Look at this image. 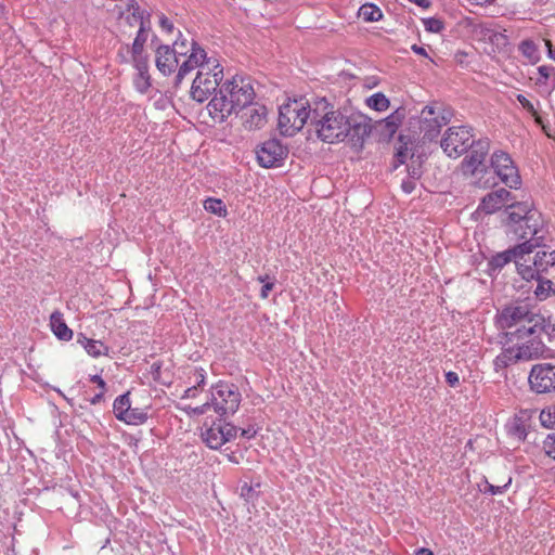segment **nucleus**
Listing matches in <instances>:
<instances>
[{
    "label": "nucleus",
    "mask_w": 555,
    "mask_h": 555,
    "mask_svg": "<svg viewBox=\"0 0 555 555\" xmlns=\"http://www.w3.org/2000/svg\"><path fill=\"white\" fill-rule=\"evenodd\" d=\"M506 214L513 233L525 240L524 245L528 247L517 261V271L527 281L539 279L541 273L555 266V251L539 250L532 256L533 250L543 244V236L539 235L544 224L542 214L528 201L508 206Z\"/></svg>",
    "instance_id": "obj_1"
},
{
    "label": "nucleus",
    "mask_w": 555,
    "mask_h": 555,
    "mask_svg": "<svg viewBox=\"0 0 555 555\" xmlns=\"http://www.w3.org/2000/svg\"><path fill=\"white\" fill-rule=\"evenodd\" d=\"M311 126L317 137L330 144L348 138L353 145H361L371 132V124L365 116H347L325 99L314 103Z\"/></svg>",
    "instance_id": "obj_2"
},
{
    "label": "nucleus",
    "mask_w": 555,
    "mask_h": 555,
    "mask_svg": "<svg viewBox=\"0 0 555 555\" xmlns=\"http://www.w3.org/2000/svg\"><path fill=\"white\" fill-rule=\"evenodd\" d=\"M255 98V91L250 79L234 76L221 86L219 92L207 105L209 115L215 121H224L232 113L250 104Z\"/></svg>",
    "instance_id": "obj_3"
},
{
    "label": "nucleus",
    "mask_w": 555,
    "mask_h": 555,
    "mask_svg": "<svg viewBox=\"0 0 555 555\" xmlns=\"http://www.w3.org/2000/svg\"><path fill=\"white\" fill-rule=\"evenodd\" d=\"M308 120L312 125V107L305 99L291 100L280 107L278 127L283 135H294Z\"/></svg>",
    "instance_id": "obj_4"
},
{
    "label": "nucleus",
    "mask_w": 555,
    "mask_h": 555,
    "mask_svg": "<svg viewBox=\"0 0 555 555\" xmlns=\"http://www.w3.org/2000/svg\"><path fill=\"white\" fill-rule=\"evenodd\" d=\"M223 77V70L219 63L212 65H203L202 70H197L196 77L191 87V96L193 100L202 103L215 92Z\"/></svg>",
    "instance_id": "obj_5"
},
{
    "label": "nucleus",
    "mask_w": 555,
    "mask_h": 555,
    "mask_svg": "<svg viewBox=\"0 0 555 555\" xmlns=\"http://www.w3.org/2000/svg\"><path fill=\"white\" fill-rule=\"evenodd\" d=\"M555 334V326L550 320H546L542 314L529 309V313L525 317L519 325L506 332V336L517 339H525L530 336L545 335L548 338Z\"/></svg>",
    "instance_id": "obj_6"
},
{
    "label": "nucleus",
    "mask_w": 555,
    "mask_h": 555,
    "mask_svg": "<svg viewBox=\"0 0 555 555\" xmlns=\"http://www.w3.org/2000/svg\"><path fill=\"white\" fill-rule=\"evenodd\" d=\"M215 411L220 415L234 414L241 403V393L233 384L218 383L211 392V402Z\"/></svg>",
    "instance_id": "obj_7"
},
{
    "label": "nucleus",
    "mask_w": 555,
    "mask_h": 555,
    "mask_svg": "<svg viewBox=\"0 0 555 555\" xmlns=\"http://www.w3.org/2000/svg\"><path fill=\"white\" fill-rule=\"evenodd\" d=\"M473 134L469 127H450L442 140L441 147L449 157H460L473 144Z\"/></svg>",
    "instance_id": "obj_8"
},
{
    "label": "nucleus",
    "mask_w": 555,
    "mask_h": 555,
    "mask_svg": "<svg viewBox=\"0 0 555 555\" xmlns=\"http://www.w3.org/2000/svg\"><path fill=\"white\" fill-rule=\"evenodd\" d=\"M182 61L180 60L178 73L175 77L176 87H179L184 77L195 68L202 70L203 65L210 66L218 62L215 57H208L206 51L195 41L191 42V52L188 53L186 56H182Z\"/></svg>",
    "instance_id": "obj_9"
},
{
    "label": "nucleus",
    "mask_w": 555,
    "mask_h": 555,
    "mask_svg": "<svg viewBox=\"0 0 555 555\" xmlns=\"http://www.w3.org/2000/svg\"><path fill=\"white\" fill-rule=\"evenodd\" d=\"M491 166L501 181L511 189H518L521 179L508 154L496 151L491 156Z\"/></svg>",
    "instance_id": "obj_10"
},
{
    "label": "nucleus",
    "mask_w": 555,
    "mask_h": 555,
    "mask_svg": "<svg viewBox=\"0 0 555 555\" xmlns=\"http://www.w3.org/2000/svg\"><path fill=\"white\" fill-rule=\"evenodd\" d=\"M236 433L235 426L219 421L212 422L209 426L205 424L201 436L208 448L217 450L235 437Z\"/></svg>",
    "instance_id": "obj_11"
},
{
    "label": "nucleus",
    "mask_w": 555,
    "mask_h": 555,
    "mask_svg": "<svg viewBox=\"0 0 555 555\" xmlns=\"http://www.w3.org/2000/svg\"><path fill=\"white\" fill-rule=\"evenodd\" d=\"M450 118L439 113L438 107L433 105L425 106L420 115V131L423 133V140L433 141L440 133L442 126L449 122Z\"/></svg>",
    "instance_id": "obj_12"
},
{
    "label": "nucleus",
    "mask_w": 555,
    "mask_h": 555,
    "mask_svg": "<svg viewBox=\"0 0 555 555\" xmlns=\"http://www.w3.org/2000/svg\"><path fill=\"white\" fill-rule=\"evenodd\" d=\"M287 154V147L276 139L267 140L256 149L258 164L263 168L280 166Z\"/></svg>",
    "instance_id": "obj_13"
},
{
    "label": "nucleus",
    "mask_w": 555,
    "mask_h": 555,
    "mask_svg": "<svg viewBox=\"0 0 555 555\" xmlns=\"http://www.w3.org/2000/svg\"><path fill=\"white\" fill-rule=\"evenodd\" d=\"M529 384L537 393L555 390V365L550 363L535 364L529 374Z\"/></svg>",
    "instance_id": "obj_14"
},
{
    "label": "nucleus",
    "mask_w": 555,
    "mask_h": 555,
    "mask_svg": "<svg viewBox=\"0 0 555 555\" xmlns=\"http://www.w3.org/2000/svg\"><path fill=\"white\" fill-rule=\"evenodd\" d=\"M513 199V196L509 191H507L504 188H500L495 191H492L488 193L483 198L481 199V203L478 207L479 210L486 212V214H493L501 209L502 207H505L504 214L506 216L504 223L509 227L511 231L513 232V225L508 224L507 222V214L506 208L511 206V204H507ZM516 202L515 204H517ZM514 203H512L513 205Z\"/></svg>",
    "instance_id": "obj_15"
},
{
    "label": "nucleus",
    "mask_w": 555,
    "mask_h": 555,
    "mask_svg": "<svg viewBox=\"0 0 555 555\" xmlns=\"http://www.w3.org/2000/svg\"><path fill=\"white\" fill-rule=\"evenodd\" d=\"M489 141L479 140L472 144L470 153L462 162V170L466 176L482 171L485 158L489 152Z\"/></svg>",
    "instance_id": "obj_16"
},
{
    "label": "nucleus",
    "mask_w": 555,
    "mask_h": 555,
    "mask_svg": "<svg viewBox=\"0 0 555 555\" xmlns=\"http://www.w3.org/2000/svg\"><path fill=\"white\" fill-rule=\"evenodd\" d=\"M530 307L527 304H513L502 309L498 317V324L502 330L511 332L527 317Z\"/></svg>",
    "instance_id": "obj_17"
},
{
    "label": "nucleus",
    "mask_w": 555,
    "mask_h": 555,
    "mask_svg": "<svg viewBox=\"0 0 555 555\" xmlns=\"http://www.w3.org/2000/svg\"><path fill=\"white\" fill-rule=\"evenodd\" d=\"M241 116L242 125L245 130L254 131L262 129L268 121V111L260 104L246 105Z\"/></svg>",
    "instance_id": "obj_18"
},
{
    "label": "nucleus",
    "mask_w": 555,
    "mask_h": 555,
    "mask_svg": "<svg viewBox=\"0 0 555 555\" xmlns=\"http://www.w3.org/2000/svg\"><path fill=\"white\" fill-rule=\"evenodd\" d=\"M543 335L530 336L529 339L522 343L521 345H517L518 359L520 361H531L539 359L544 356L547 351V348L542 338Z\"/></svg>",
    "instance_id": "obj_19"
},
{
    "label": "nucleus",
    "mask_w": 555,
    "mask_h": 555,
    "mask_svg": "<svg viewBox=\"0 0 555 555\" xmlns=\"http://www.w3.org/2000/svg\"><path fill=\"white\" fill-rule=\"evenodd\" d=\"M156 67L164 75L172 74L180 64V57L169 46H160L156 50Z\"/></svg>",
    "instance_id": "obj_20"
},
{
    "label": "nucleus",
    "mask_w": 555,
    "mask_h": 555,
    "mask_svg": "<svg viewBox=\"0 0 555 555\" xmlns=\"http://www.w3.org/2000/svg\"><path fill=\"white\" fill-rule=\"evenodd\" d=\"M528 248L527 245H524V242L521 244H518L514 246L513 248H509L505 251H502L498 255H495L491 261L490 264L493 269H501L506 263L514 261L517 266V261L520 260V257H522L524 249Z\"/></svg>",
    "instance_id": "obj_21"
},
{
    "label": "nucleus",
    "mask_w": 555,
    "mask_h": 555,
    "mask_svg": "<svg viewBox=\"0 0 555 555\" xmlns=\"http://www.w3.org/2000/svg\"><path fill=\"white\" fill-rule=\"evenodd\" d=\"M131 18L135 24L139 25L137 37L132 44V57H133V62H137V60H144L141 56V53L143 50V46L147 39V31L144 27V22L141 16H137L134 13H132Z\"/></svg>",
    "instance_id": "obj_22"
},
{
    "label": "nucleus",
    "mask_w": 555,
    "mask_h": 555,
    "mask_svg": "<svg viewBox=\"0 0 555 555\" xmlns=\"http://www.w3.org/2000/svg\"><path fill=\"white\" fill-rule=\"evenodd\" d=\"M50 326L54 335L61 339L68 341L73 337V331L66 325L60 311H54L50 317Z\"/></svg>",
    "instance_id": "obj_23"
},
{
    "label": "nucleus",
    "mask_w": 555,
    "mask_h": 555,
    "mask_svg": "<svg viewBox=\"0 0 555 555\" xmlns=\"http://www.w3.org/2000/svg\"><path fill=\"white\" fill-rule=\"evenodd\" d=\"M135 68L138 70L134 77V86L137 90L141 93H145L151 87L150 75L147 70V63L145 60H137L134 62Z\"/></svg>",
    "instance_id": "obj_24"
},
{
    "label": "nucleus",
    "mask_w": 555,
    "mask_h": 555,
    "mask_svg": "<svg viewBox=\"0 0 555 555\" xmlns=\"http://www.w3.org/2000/svg\"><path fill=\"white\" fill-rule=\"evenodd\" d=\"M77 341L91 357L98 358L100 356L107 354L108 352V348L102 341L90 339L83 334L78 335Z\"/></svg>",
    "instance_id": "obj_25"
},
{
    "label": "nucleus",
    "mask_w": 555,
    "mask_h": 555,
    "mask_svg": "<svg viewBox=\"0 0 555 555\" xmlns=\"http://www.w3.org/2000/svg\"><path fill=\"white\" fill-rule=\"evenodd\" d=\"M518 351L516 346L504 349L494 360V365L496 369H504L508 365L515 364L519 362Z\"/></svg>",
    "instance_id": "obj_26"
},
{
    "label": "nucleus",
    "mask_w": 555,
    "mask_h": 555,
    "mask_svg": "<svg viewBox=\"0 0 555 555\" xmlns=\"http://www.w3.org/2000/svg\"><path fill=\"white\" fill-rule=\"evenodd\" d=\"M359 14L366 22H376L383 16L380 9L372 3L362 5Z\"/></svg>",
    "instance_id": "obj_27"
},
{
    "label": "nucleus",
    "mask_w": 555,
    "mask_h": 555,
    "mask_svg": "<svg viewBox=\"0 0 555 555\" xmlns=\"http://www.w3.org/2000/svg\"><path fill=\"white\" fill-rule=\"evenodd\" d=\"M366 104L375 111L383 112L389 107V100L384 93L378 92L367 98Z\"/></svg>",
    "instance_id": "obj_28"
},
{
    "label": "nucleus",
    "mask_w": 555,
    "mask_h": 555,
    "mask_svg": "<svg viewBox=\"0 0 555 555\" xmlns=\"http://www.w3.org/2000/svg\"><path fill=\"white\" fill-rule=\"evenodd\" d=\"M131 405L129 392L119 396L114 402V413L118 420H122Z\"/></svg>",
    "instance_id": "obj_29"
},
{
    "label": "nucleus",
    "mask_w": 555,
    "mask_h": 555,
    "mask_svg": "<svg viewBox=\"0 0 555 555\" xmlns=\"http://www.w3.org/2000/svg\"><path fill=\"white\" fill-rule=\"evenodd\" d=\"M204 208L211 212V214H215L219 217H222V216H225L227 214V208H225V205L223 204V202L219 198H207L205 202H204Z\"/></svg>",
    "instance_id": "obj_30"
},
{
    "label": "nucleus",
    "mask_w": 555,
    "mask_h": 555,
    "mask_svg": "<svg viewBox=\"0 0 555 555\" xmlns=\"http://www.w3.org/2000/svg\"><path fill=\"white\" fill-rule=\"evenodd\" d=\"M146 420V413L141 411L140 409H133L131 405L129 406V411L125 414L121 421L127 424H142Z\"/></svg>",
    "instance_id": "obj_31"
},
{
    "label": "nucleus",
    "mask_w": 555,
    "mask_h": 555,
    "mask_svg": "<svg viewBox=\"0 0 555 555\" xmlns=\"http://www.w3.org/2000/svg\"><path fill=\"white\" fill-rule=\"evenodd\" d=\"M537 280H538V285L534 291V294L541 300L546 299L552 293H554L553 283L550 280H542L540 278Z\"/></svg>",
    "instance_id": "obj_32"
},
{
    "label": "nucleus",
    "mask_w": 555,
    "mask_h": 555,
    "mask_svg": "<svg viewBox=\"0 0 555 555\" xmlns=\"http://www.w3.org/2000/svg\"><path fill=\"white\" fill-rule=\"evenodd\" d=\"M193 39L189 40L188 38H178L171 48L172 51L181 59L182 56H186L188 53L191 52V42Z\"/></svg>",
    "instance_id": "obj_33"
},
{
    "label": "nucleus",
    "mask_w": 555,
    "mask_h": 555,
    "mask_svg": "<svg viewBox=\"0 0 555 555\" xmlns=\"http://www.w3.org/2000/svg\"><path fill=\"white\" fill-rule=\"evenodd\" d=\"M519 51L531 62H535L538 60V50L534 42L531 40H524L519 44Z\"/></svg>",
    "instance_id": "obj_34"
},
{
    "label": "nucleus",
    "mask_w": 555,
    "mask_h": 555,
    "mask_svg": "<svg viewBox=\"0 0 555 555\" xmlns=\"http://www.w3.org/2000/svg\"><path fill=\"white\" fill-rule=\"evenodd\" d=\"M540 422L545 428L555 426V405L544 409L540 413Z\"/></svg>",
    "instance_id": "obj_35"
},
{
    "label": "nucleus",
    "mask_w": 555,
    "mask_h": 555,
    "mask_svg": "<svg viewBox=\"0 0 555 555\" xmlns=\"http://www.w3.org/2000/svg\"><path fill=\"white\" fill-rule=\"evenodd\" d=\"M512 482V478L508 477L507 480L503 485H492L488 480H485V487L481 489L485 493H490L492 495L503 493L504 489H506Z\"/></svg>",
    "instance_id": "obj_36"
},
{
    "label": "nucleus",
    "mask_w": 555,
    "mask_h": 555,
    "mask_svg": "<svg viewBox=\"0 0 555 555\" xmlns=\"http://www.w3.org/2000/svg\"><path fill=\"white\" fill-rule=\"evenodd\" d=\"M494 29L488 27L486 24H477L474 26V36L479 40L490 41Z\"/></svg>",
    "instance_id": "obj_37"
},
{
    "label": "nucleus",
    "mask_w": 555,
    "mask_h": 555,
    "mask_svg": "<svg viewBox=\"0 0 555 555\" xmlns=\"http://www.w3.org/2000/svg\"><path fill=\"white\" fill-rule=\"evenodd\" d=\"M539 77L535 79L537 85H545L547 79L555 76V68L552 66L542 65L538 67Z\"/></svg>",
    "instance_id": "obj_38"
},
{
    "label": "nucleus",
    "mask_w": 555,
    "mask_h": 555,
    "mask_svg": "<svg viewBox=\"0 0 555 555\" xmlns=\"http://www.w3.org/2000/svg\"><path fill=\"white\" fill-rule=\"evenodd\" d=\"M401 120H402V115L397 111L395 114L388 116L384 120L385 128L387 129V131L389 133H393V132H396L397 128L401 124Z\"/></svg>",
    "instance_id": "obj_39"
},
{
    "label": "nucleus",
    "mask_w": 555,
    "mask_h": 555,
    "mask_svg": "<svg viewBox=\"0 0 555 555\" xmlns=\"http://www.w3.org/2000/svg\"><path fill=\"white\" fill-rule=\"evenodd\" d=\"M517 100L521 106L534 117L538 124H542L541 117L538 115L533 104L525 95L518 94Z\"/></svg>",
    "instance_id": "obj_40"
},
{
    "label": "nucleus",
    "mask_w": 555,
    "mask_h": 555,
    "mask_svg": "<svg viewBox=\"0 0 555 555\" xmlns=\"http://www.w3.org/2000/svg\"><path fill=\"white\" fill-rule=\"evenodd\" d=\"M425 29L430 33H440L443 29V23L438 18H426L423 21Z\"/></svg>",
    "instance_id": "obj_41"
},
{
    "label": "nucleus",
    "mask_w": 555,
    "mask_h": 555,
    "mask_svg": "<svg viewBox=\"0 0 555 555\" xmlns=\"http://www.w3.org/2000/svg\"><path fill=\"white\" fill-rule=\"evenodd\" d=\"M543 450L546 455L555 460V434H550L543 441Z\"/></svg>",
    "instance_id": "obj_42"
},
{
    "label": "nucleus",
    "mask_w": 555,
    "mask_h": 555,
    "mask_svg": "<svg viewBox=\"0 0 555 555\" xmlns=\"http://www.w3.org/2000/svg\"><path fill=\"white\" fill-rule=\"evenodd\" d=\"M400 140H402V145L400 147H398L397 153H396V158H397L398 163L404 164L409 157L410 149L408 147V143L403 142V137H401Z\"/></svg>",
    "instance_id": "obj_43"
},
{
    "label": "nucleus",
    "mask_w": 555,
    "mask_h": 555,
    "mask_svg": "<svg viewBox=\"0 0 555 555\" xmlns=\"http://www.w3.org/2000/svg\"><path fill=\"white\" fill-rule=\"evenodd\" d=\"M209 408H210V403L206 402V403L195 406V408H192L191 405H186L183 408V410L185 412H188L189 414L193 413V414L202 415V414H205Z\"/></svg>",
    "instance_id": "obj_44"
},
{
    "label": "nucleus",
    "mask_w": 555,
    "mask_h": 555,
    "mask_svg": "<svg viewBox=\"0 0 555 555\" xmlns=\"http://www.w3.org/2000/svg\"><path fill=\"white\" fill-rule=\"evenodd\" d=\"M489 42L498 47H504L507 44V37L504 34L494 30Z\"/></svg>",
    "instance_id": "obj_45"
},
{
    "label": "nucleus",
    "mask_w": 555,
    "mask_h": 555,
    "mask_svg": "<svg viewBox=\"0 0 555 555\" xmlns=\"http://www.w3.org/2000/svg\"><path fill=\"white\" fill-rule=\"evenodd\" d=\"M268 279V276H258V281L260 283H263V286L261 288V297L264 299V298H268L269 296V293L272 291L273 288V282H270V281H266Z\"/></svg>",
    "instance_id": "obj_46"
},
{
    "label": "nucleus",
    "mask_w": 555,
    "mask_h": 555,
    "mask_svg": "<svg viewBox=\"0 0 555 555\" xmlns=\"http://www.w3.org/2000/svg\"><path fill=\"white\" fill-rule=\"evenodd\" d=\"M446 382L448 383L449 386L455 387L460 383L459 375L455 372H448L446 374Z\"/></svg>",
    "instance_id": "obj_47"
},
{
    "label": "nucleus",
    "mask_w": 555,
    "mask_h": 555,
    "mask_svg": "<svg viewBox=\"0 0 555 555\" xmlns=\"http://www.w3.org/2000/svg\"><path fill=\"white\" fill-rule=\"evenodd\" d=\"M257 433V429L254 426H250L246 429H242L241 435L245 438H253Z\"/></svg>",
    "instance_id": "obj_48"
},
{
    "label": "nucleus",
    "mask_w": 555,
    "mask_h": 555,
    "mask_svg": "<svg viewBox=\"0 0 555 555\" xmlns=\"http://www.w3.org/2000/svg\"><path fill=\"white\" fill-rule=\"evenodd\" d=\"M91 382L95 383L103 391H105V382L99 375L91 376Z\"/></svg>",
    "instance_id": "obj_49"
},
{
    "label": "nucleus",
    "mask_w": 555,
    "mask_h": 555,
    "mask_svg": "<svg viewBox=\"0 0 555 555\" xmlns=\"http://www.w3.org/2000/svg\"><path fill=\"white\" fill-rule=\"evenodd\" d=\"M160 25H162L163 28L167 29L168 31H171L172 28H173V25L165 16H163L160 18Z\"/></svg>",
    "instance_id": "obj_50"
},
{
    "label": "nucleus",
    "mask_w": 555,
    "mask_h": 555,
    "mask_svg": "<svg viewBox=\"0 0 555 555\" xmlns=\"http://www.w3.org/2000/svg\"><path fill=\"white\" fill-rule=\"evenodd\" d=\"M412 50H413L416 54L427 56L426 50H425L423 47H420V46H417V44H413V46H412Z\"/></svg>",
    "instance_id": "obj_51"
},
{
    "label": "nucleus",
    "mask_w": 555,
    "mask_h": 555,
    "mask_svg": "<svg viewBox=\"0 0 555 555\" xmlns=\"http://www.w3.org/2000/svg\"><path fill=\"white\" fill-rule=\"evenodd\" d=\"M104 391L102 390L100 393L95 395L91 400V404L100 403L103 400Z\"/></svg>",
    "instance_id": "obj_52"
},
{
    "label": "nucleus",
    "mask_w": 555,
    "mask_h": 555,
    "mask_svg": "<svg viewBox=\"0 0 555 555\" xmlns=\"http://www.w3.org/2000/svg\"><path fill=\"white\" fill-rule=\"evenodd\" d=\"M415 555H434V553L429 548L421 547L415 552Z\"/></svg>",
    "instance_id": "obj_53"
},
{
    "label": "nucleus",
    "mask_w": 555,
    "mask_h": 555,
    "mask_svg": "<svg viewBox=\"0 0 555 555\" xmlns=\"http://www.w3.org/2000/svg\"><path fill=\"white\" fill-rule=\"evenodd\" d=\"M402 189L406 192V193H411L414 189V184L413 182H403L402 183Z\"/></svg>",
    "instance_id": "obj_54"
},
{
    "label": "nucleus",
    "mask_w": 555,
    "mask_h": 555,
    "mask_svg": "<svg viewBox=\"0 0 555 555\" xmlns=\"http://www.w3.org/2000/svg\"><path fill=\"white\" fill-rule=\"evenodd\" d=\"M545 46L547 47L550 56L555 60V50L553 51V46H552L551 41L545 40Z\"/></svg>",
    "instance_id": "obj_55"
},
{
    "label": "nucleus",
    "mask_w": 555,
    "mask_h": 555,
    "mask_svg": "<svg viewBox=\"0 0 555 555\" xmlns=\"http://www.w3.org/2000/svg\"><path fill=\"white\" fill-rule=\"evenodd\" d=\"M195 391H196V388H195V387L188 388V389L184 391V396H183L182 398H190V397H194V396H195Z\"/></svg>",
    "instance_id": "obj_56"
},
{
    "label": "nucleus",
    "mask_w": 555,
    "mask_h": 555,
    "mask_svg": "<svg viewBox=\"0 0 555 555\" xmlns=\"http://www.w3.org/2000/svg\"><path fill=\"white\" fill-rule=\"evenodd\" d=\"M251 491H253L251 487H249L247 485H244L242 487V495L243 496L249 498V494H250Z\"/></svg>",
    "instance_id": "obj_57"
},
{
    "label": "nucleus",
    "mask_w": 555,
    "mask_h": 555,
    "mask_svg": "<svg viewBox=\"0 0 555 555\" xmlns=\"http://www.w3.org/2000/svg\"><path fill=\"white\" fill-rule=\"evenodd\" d=\"M412 175H413V177H418L420 176V173L416 170H413Z\"/></svg>",
    "instance_id": "obj_58"
},
{
    "label": "nucleus",
    "mask_w": 555,
    "mask_h": 555,
    "mask_svg": "<svg viewBox=\"0 0 555 555\" xmlns=\"http://www.w3.org/2000/svg\"><path fill=\"white\" fill-rule=\"evenodd\" d=\"M539 3L543 4L545 3L547 0H537Z\"/></svg>",
    "instance_id": "obj_59"
}]
</instances>
